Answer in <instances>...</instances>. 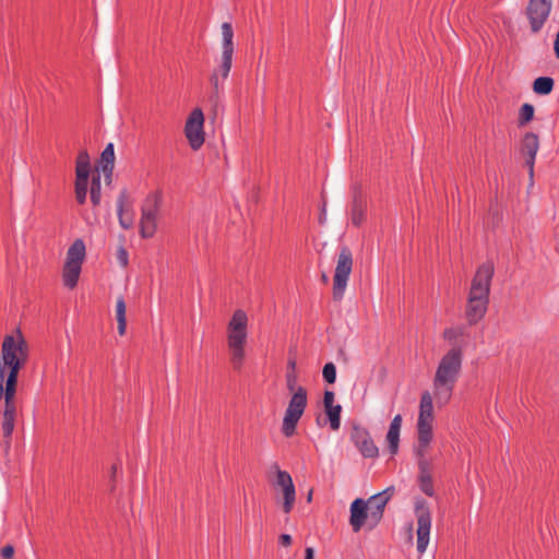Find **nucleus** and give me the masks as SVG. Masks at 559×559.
<instances>
[{
    "label": "nucleus",
    "instance_id": "obj_1",
    "mask_svg": "<svg viewBox=\"0 0 559 559\" xmlns=\"http://www.w3.org/2000/svg\"><path fill=\"white\" fill-rule=\"evenodd\" d=\"M463 348L452 346L440 358L432 378L433 396L439 405L451 400L454 386L461 376L463 366Z\"/></svg>",
    "mask_w": 559,
    "mask_h": 559
},
{
    "label": "nucleus",
    "instance_id": "obj_2",
    "mask_svg": "<svg viewBox=\"0 0 559 559\" xmlns=\"http://www.w3.org/2000/svg\"><path fill=\"white\" fill-rule=\"evenodd\" d=\"M493 272V264L486 262L477 269L472 281L465 310L466 319L471 325L480 321L487 312Z\"/></svg>",
    "mask_w": 559,
    "mask_h": 559
},
{
    "label": "nucleus",
    "instance_id": "obj_3",
    "mask_svg": "<svg viewBox=\"0 0 559 559\" xmlns=\"http://www.w3.org/2000/svg\"><path fill=\"white\" fill-rule=\"evenodd\" d=\"M28 344L20 330L4 336L0 352V380L17 381L28 359Z\"/></svg>",
    "mask_w": 559,
    "mask_h": 559
},
{
    "label": "nucleus",
    "instance_id": "obj_4",
    "mask_svg": "<svg viewBox=\"0 0 559 559\" xmlns=\"http://www.w3.org/2000/svg\"><path fill=\"white\" fill-rule=\"evenodd\" d=\"M248 323L247 313L238 309L236 310L226 328V341L230 355L233 367L239 370L242 367L246 357V344L248 341Z\"/></svg>",
    "mask_w": 559,
    "mask_h": 559
},
{
    "label": "nucleus",
    "instance_id": "obj_5",
    "mask_svg": "<svg viewBox=\"0 0 559 559\" xmlns=\"http://www.w3.org/2000/svg\"><path fill=\"white\" fill-rule=\"evenodd\" d=\"M433 397V393L429 391H424L420 396L419 414L417 419L418 456L425 455L426 450L432 439Z\"/></svg>",
    "mask_w": 559,
    "mask_h": 559
},
{
    "label": "nucleus",
    "instance_id": "obj_6",
    "mask_svg": "<svg viewBox=\"0 0 559 559\" xmlns=\"http://www.w3.org/2000/svg\"><path fill=\"white\" fill-rule=\"evenodd\" d=\"M86 248L82 239H76L67 251L62 270V282L66 287L73 289L78 282L85 260Z\"/></svg>",
    "mask_w": 559,
    "mask_h": 559
},
{
    "label": "nucleus",
    "instance_id": "obj_7",
    "mask_svg": "<svg viewBox=\"0 0 559 559\" xmlns=\"http://www.w3.org/2000/svg\"><path fill=\"white\" fill-rule=\"evenodd\" d=\"M288 392L292 394V396L285 411L282 424V432L286 437H290L295 433L296 426L307 407L306 389L294 390Z\"/></svg>",
    "mask_w": 559,
    "mask_h": 559
},
{
    "label": "nucleus",
    "instance_id": "obj_8",
    "mask_svg": "<svg viewBox=\"0 0 559 559\" xmlns=\"http://www.w3.org/2000/svg\"><path fill=\"white\" fill-rule=\"evenodd\" d=\"M353 253L348 247H342L336 258L333 276V298L341 300L344 297L349 275L353 271Z\"/></svg>",
    "mask_w": 559,
    "mask_h": 559
},
{
    "label": "nucleus",
    "instance_id": "obj_9",
    "mask_svg": "<svg viewBox=\"0 0 559 559\" xmlns=\"http://www.w3.org/2000/svg\"><path fill=\"white\" fill-rule=\"evenodd\" d=\"M271 469L275 475L273 485L278 495L282 510L288 514L296 501V488L293 478L288 472L281 469L276 463L271 466Z\"/></svg>",
    "mask_w": 559,
    "mask_h": 559
},
{
    "label": "nucleus",
    "instance_id": "obj_10",
    "mask_svg": "<svg viewBox=\"0 0 559 559\" xmlns=\"http://www.w3.org/2000/svg\"><path fill=\"white\" fill-rule=\"evenodd\" d=\"M415 513L417 518V550L424 554L428 547L431 530V514L427 502L424 499H417L415 502Z\"/></svg>",
    "mask_w": 559,
    "mask_h": 559
},
{
    "label": "nucleus",
    "instance_id": "obj_11",
    "mask_svg": "<svg viewBox=\"0 0 559 559\" xmlns=\"http://www.w3.org/2000/svg\"><path fill=\"white\" fill-rule=\"evenodd\" d=\"M551 9L552 0H528L525 15L532 33L540 32L550 15Z\"/></svg>",
    "mask_w": 559,
    "mask_h": 559
},
{
    "label": "nucleus",
    "instance_id": "obj_12",
    "mask_svg": "<svg viewBox=\"0 0 559 559\" xmlns=\"http://www.w3.org/2000/svg\"><path fill=\"white\" fill-rule=\"evenodd\" d=\"M204 115L200 108H194L189 115L186 126L185 134L193 151H198L204 143Z\"/></svg>",
    "mask_w": 559,
    "mask_h": 559
},
{
    "label": "nucleus",
    "instance_id": "obj_13",
    "mask_svg": "<svg viewBox=\"0 0 559 559\" xmlns=\"http://www.w3.org/2000/svg\"><path fill=\"white\" fill-rule=\"evenodd\" d=\"M147 203H151V205L143 206L140 219V234L143 238H152L157 228L158 199L152 197L147 200Z\"/></svg>",
    "mask_w": 559,
    "mask_h": 559
},
{
    "label": "nucleus",
    "instance_id": "obj_14",
    "mask_svg": "<svg viewBox=\"0 0 559 559\" xmlns=\"http://www.w3.org/2000/svg\"><path fill=\"white\" fill-rule=\"evenodd\" d=\"M352 440L358 448L362 456L372 459L379 454V449L374 444L369 431L365 428L354 427L352 432Z\"/></svg>",
    "mask_w": 559,
    "mask_h": 559
},
{
    "label": "nucleus",
    "instance_id": "obj_15",
    "mask_svg": "<svg viewBox=\"0 0 559 559\" xmlns=\"http://www.w3.org/2000/svg\"><path fill=\"white\" fill-rule=\"evenodd\" d=\"M539 150V140L535 133L527 132L523 136L521 152L525 156V165L528 169V177L531 185L533 183L534 178V163L536 154Z\"/></svg>",
    "mask_w": 559,
    "mask_h": 559
},
{
    "label": "nucleus",
    "instance_id": "obj_16",
    "mask_svg": "<svg viewBox=\"0 0 559 559\" xmlns=\"http://www.w3.org/2000/svg\"><path fill=\"white\" fill-rule=\"evenodd\" d=\"M17 381L0 380V401L3 402L2 415H17Z\"/></svg>",
    "mask_w": 559,
    "mask_h": 559
},
{
    "label": "nucleus",
    "instance_id": "obj_17",
    "mask_svg": "<svg viewBox=\"0 0 559 559\" xmlns=\"http://www.w3.org/2000/svg\"><path fill=\"white\" fill-rule=\"evenodd\" d=\"M394 488L389 487L382 492L371 496L366 502L368 507L369 518L373 521L374 524L379 523L383 515L384 508L388 501L391 499L393 495Z\"/></svg>",
    "mask_w": 559,
    "mask_h": 559
},
{
    "label": "nucleus",
    "instance_id": "obj_18",
    "mask_svg": "<svg viewBox=\"0 0 559 559\" xmlns=\"http://www.w3.org/2000/svg\"><path fill=\"white\" fill-rule=\"evenodd\" d=\"M117 214L119 224L122 228L129 229L134 222L132 206L129 203V195L126 190H122L117 198Z\"/></svg>",
    "mask_w": 559,
    "mask_h": 559
},
{
    "label": "nucleus",
    "instance_id": "obj_19",
    "mask_svg": "<svg viewBox=\"0 0 559 559\" xmlns=\"http://www.w3.org/2000/svg\"><path fill=\"white\" fill-rule=\"evenodd\" d=\"M335 395L332 391H325L323 396V405L328 415L330 426L333 430H338L341 426V405H334Z\"/></svg>",
    "mask_w": 559,
    "mask_h": 559
},
{
    "label": "nucleus",
    "instance_id": "obj_20",
    "mask_svg": "<svg viewBox=\"0 0 559 559\" xmlns=\"http://www.w3.org/2000/svg\"><path fill=\"white\" fill-rule=\"evenodd\" d=\"M369 518L368 507L362 499H356L350 504L349 523L354 532H359L365 521Z\"/></svg>",
    "mask_w": 559,
    "mask_h": 559
},
{
    "label": "nucleus",
    "instance_id": "obj_21",
    "mask_svg": "<svg viewBox=\"0 0 559 559\" xmlns=\"http://www.w3.org/2000/svg\"><path fill=\"white\" fill-rule=\"evenodd\" d=\"M402 415L397 414L393 417L389 430L385 436V441L389 445V450L392 454H396L399 451L400 432L402 427Z\"/></svg>",
    "mask_w": 559,
    "mask_h": 559
},
{
    "label": "nucleus",
    "instance_id": "obj_22",
    "mask_svg": "<svg viewBox=\"0 0 559 559\" xmlns=\"http://www.w3.org/2000/svg\"><path fill=\"white\" fill-rule=\"evenodd\" d=\"M419 457V487L424 493L431 497L433 496L432 477L429 473L428 463L423 459L424 456Z\"/></svg>",
    "mask_w": 559,
    "mask_h": 559
},
{
    "label": "nucleus",
    "instance_id": "obj_23",
    "mask_svg": "<svg viewBox=\"0 0 559 559\" xmlns=\"http://www.w3.org/2000/svg\"><path fill=\"white\" fill-rule=\"evenodd\" d=\"M222 29V53L234 55V31L231 24L225 22L221 26Z\"/></svg>",
    "mask_w": 559,
    "mask_h": 559
},
{
    "label": "nucleus",
    "instance_id": "obj_24",
    "mask_svg": "<svg viewBox=\"0 0 559 559\" xmlns=\"http://www.w3.org/2000/svg\"><path fill=\"white\" fill-rule=\"evenodd\" d=\"M127 305L124 301V298L122 296H119L116 301V308H115V316L118 323V333L119 335L123 336L127 331Z\"/></svg>",
    "mask_w": 559,
    "mask_h": 559
},
{
    "label": "nucleus",
    "instance_id": "obj_25",
    "mask_svg": "<svg viewBox=\"0 0 559 559\" xmlns=\"http://www.w3.org/2000/svg\"><path fill=\"white\" fill-rule=\"evenodd\" d=\"M286 388L288 391L305 389L298 384V376L296 372V360L289 359L287 364V371L285 374Z\"/></svg>",
    "mask_w": 559,
    "mask_h": 559
},
{
    "label": "nucleus",
    "instance_id": "obj_26",
    "mask_svg": "<svg viewBox=\"0 0 559 559\" xmlns=\"http://www.w3.org/2000/svg\"><path fill=\"white\" fill-rule=\"evenodd\" d=\"M366 214V205L365 203L358 199L357 197L353 200L352 209H350V221L355 226H360L365 219Z\"/></svg>",
    "mask_w": 559,
    "mask_h": 559
},
{
    "label": "nucleus",
    "instance_id": "obj_27",
    "mask_svg": "<svg viewBox=\"0 0 559 559\" xmlns=\"http://www.w3.org/2000/svg\"><path fill=\"white\" fill-rule=\"evenodd\" d=\"M115 164V148L112 143H108L105 150L102 152L100 159L98 163L97 170H107L109 167H114Z\"/></svg>",
    "mask_w": 559,
    "mask_h": 559
},
{
    "label": "nucleus",
    "instance_id": "obj_28",
    "mask_svg": "<svg viewBox=\"0 0 559 559\" xmlns=\"http://www.w3.org/2000/svg\"><path fill=\"white\" fill-rule=\"evenodd\" d=\"M554 87V80L548 76L537 78L533 83V91L539 95H548Z\"/></svg>",
    "mask_w": 559,
    "mask_h": 559
},
{
    "label": "nucleus",
    "instance_id": "obj_29",
    "mask_svg": "<svg viewBox=\"0 0 559 559\" xmlns=\"http://www.w3.org/2000/svg\"><path fill=\"white\" fill-rule=\"evenodd\" d=\"M16 416L17 415H12V414L2 415L1 426H2V431H3V437L5 439L7 448L10 447V439H11L12 432L14 430Z\"/></svg>",
    "mask_w": 559,
    "mask_h": 559
},
{
    "label": "nucleus",
    "instance_id": "obj_30",
    "mask_svg": "<svg viewBox=\"0 0 559 559\" xmlns=\"http://www.w3.org/2000/svg\"><path fill=\"white\" fill-rule=\"evenodd\" d=\"M100 190H102L100 175L99 174L93 175L92 180H91V187H90V197H91V202L93 203L94 206H97L100 203V199H102Z\"/></svg>",
    "mask_w": 559,
    "mask_h": 559
},
{
    "label": "nucleus",
    "instance_id": "obj_31",
    "mask_svg": "<svg viewBox=\"0 0 559 559\" xmlns=\"http://www.w3.org/2000/svg\"><path fill=\"white\" fill-rule=\"evenodd\" d=\"M88 191V179L75 178L74 182V192L75 200L80 204H84L86 202Z\"/></svg>",
    "mask_w": 559,
    "mask_h": 559
},
{
    "label": "nucleus",
    "instance_id": "obj_32",
    "mask_svg": "<svg viewBox=\"0 0 559 559\" xmlns=\"http://www.w3.org/2000/svg\"><path fill=\"white\" fill-rule=\"evenodd\" d=\"M233 66V55H224L221 56V63L214 72L218 73V76L222 78V80H226L229 75L230 69Z\"/></svg>",
    "mask_w": 559,
    "mask_h": 559
},
{
    "label": "nucleus",
    "instance_id": "obj_33",
    "mask_svg": "<svg viewBox=\"0 0 559 559\" xmlns=\"http://www.w3.org/2000/svg\"><path fill=\"white\" fill-rule=\"evenodd\" d=\"M210 81H211V85H212L211 98L217 103L222 96L224 80H222V78L218 76L217 72H213L210 78Z\"/></svg>",
    "mask_w": 559,
    "mask_h": 559
},
{
    "label": "nucleus",
    "instance_id": "obj_34",
    "mask_svg": "<svg viewBox=\"0 0 559 559\" xmlns=\"http://www.w3.org/2000/svg\"><path fill=\"white\" fill-rule=\"evenodd\" d=\"M464 335L463 326L448 328L443 331V338L450 343L455 344Z\"/></svg>",
    "mask_w": 559,
    "mask_h": 559
},
{
    "label": "nucleus",
    "instance_id": "obj_35",
    "mask_svg": "<svg viewBox=\"0 0 559 559\" xmlns=\"http://www.w3.org/2000/svg\"><path fill=\"white\" fill-rule=\"evenodd\" d=\"M534 117V107L531 104L522 105L520 109L519 124L525 126Z\"/></svg>",
    "mask_w": 559,
    "mask_h": 559
},
{
    "label": "nucleus",
    "instance_id": "obj_36",
    "mask_svg": "<svg viewBox=\"0 0 559 559\" xmlns=\"http://www.w3.org/2000/svg\"><path fill=\"white\" fill-rule=\"evenodd\" d=\"M322 376L328 383L333 384L336 381L335 365L333 362L325 364L322 370Z\"/></svg>",
    "mask_w": 559,
    "mask_h": 559
},
{
    "label": "nucleus",
    "instance_id": "obj_37",
    "mask_svg": "<svg viewBox=\"0 0 559 559\" xmlns=\"http://www.w3.org/2000/svg\"><path fill=\"white\" fill-rule=\"evenodd\" d=\"M116 258H117V262L122 266V267H126L128 265V252L127 250L120 246L118 247L117 249V253H116Z\"/></svg>",
    "mask_w": 559,
    "mask_h": 559
},
{
    "label": "nucleus",
    "instance_id": "obj_38",
    "mask_svg": "<svg viewBox=\"0 0 559 559\" xmlns=\"http://www.w3.org/2000/svg\"><path fill=\"white\" fill-rule=\"evenodd\" d=\"M91 166V159L88 153L84 150L81 151L76 157L75 167Z\"/></svg>",
    "mask_w": 559,
    "mask_h": 559
},
{
    "label": "nucleus",
    "instance_id": "obj_39",
    "mask_svg": "<svg viewBox=\"0 0 559 559\" xmlns=\"http://www.w3.org/2000/svg\"><path fill=\"white\" fill-rule=\"evenodd\" d=\"M91 174V166L75 167V178L88 179Z\"/></svg>",
    "mask_w": 559,
    "mask_h": 559
},
{
    "label": "nucleus",
    "instance_id": "obj_40",
    "mask_svg": "<svg viewBox=\"0 0 559 559\" xmlns=\"http://www.w3.org/2000/svg\"><path fill=\"white\" fill-rule=\"evenodd\" d=\"M14 552V547L11 545H7L1 549V557L3 559H13Z\"/></svg>",
    "mask_w": 559,
    "mask_h": 559
},
{
    "label": "nucleus",
    "instance_id": "obj_41",
    "mask_svg": "<svg viewBox=\"0 0 559 559\" xmlns=\"http://www.w3.org/2000/svg\"><path fill=\"white\" fill-rule=\"evenodd\" d=\"M280 543L285 547L289 546L292 544V536L289 534H282L280 536Z\"/></svg>",
    "mask_w": 559,
    "mask_h": 559
},
{
    "label": "nucleus",
    "instance_id": "obj_42",
    "mask_svg": "<svg viewBox=\"0 0 559 559\" xmlns=\"http://www.w3.org/2000/svg\"><path fill=\"white\" fill-rule=\"evenodd\" d=\"M319 223L324 225L326 223V204L325 202L322 205L321 213L319 216Z\"/></svg>",
    "mask_w": 559,
    "mask_h": 559
},
{
    "label": "nucleus",
    "instance_id": "obj_43",
    "mask_svg": "<svg viewBox=\"0 0 559 559\" xmlns=\"http://www.w3.org/2000/svg\"><path fill=\"white\" fill-rule=\"evenodd\" d=\"M554 49H555L556 57L559 59V29H558V33L555 38Z\"/></svg>",
    "mask_w": 559,
    "mask_h": 559
},
{
    "label": "nucleus",
    "instance_id": "obj_44",
    "mask_svg": "<svg viewBox=\"0 0 559 559\" xmlns=\"http://www.w3.org/2000/svg\"><path fill=\"white\" fill-rule=\"evenodd\" d=\"M112 170H114V167H109V171H107V170H99L100 173H103V174H104V176H105V180H106L108 183L111 181Z\"/></svg>",
    "mask_w": 559,
    "mask_h": 559
},
{
    "label": "nucleus",
    "instance_id": "obj_45",
    "mask_svg": "<svg viewBox=\"0 0 559 559\" xmlns=\"http://www.w3.org/2000/svg\"><path fill=\"white\" fill-rule=\"evenodd\" d=\"M305 559H314V550L312 547L306 548Z\"/></svg>",
    "mask_w": 559,
    "mask_h": 559
},
{
    "label": "nucleus",
    "instance_id": "obj_46",
    "mask_svg": "<svg viewBox=\"0 0 559 559\" xmlns=\"http://www.w3.org/2000/svg\"><path fill=\"white\" fill-rule=\"evenodd\" d=\"M116 474H117V465H112V467H111V478L112 479L116 477Z\"/></svg>",
    "mask_w": 559,
    "mask_h": 559
},
{
    "label": "nucleus",
    "instance_id": "obj_47",
    "mask_svg": "<svg viewBox=\"0 0 559 559\" xmlns=\"http://www.w3.org/2000/svg\"><path fill=\"white\" fill-rule=\"evenodd\" d=\"M321 278H322V281H323L324 283H328V281H329V277H328V275H326L325 273H323V274L321 275Z\"/></svg>",
    "mask_w": 559,
    "mask_h": 559
},
{
    "label": "nucleus",
    "instance_id": "obj_48",
    "mask_svg": "<svg viewBox=\"0 0 559 559\" xmlns=\"http://www.w3.org/2000/svg\"><path fill=\"white\" fill-rule=\"evenodd\" d=\"M311 499H312V491H310V492L308 493V497H307V500H308V501H311Z\"/></svg>",
    "mask_w": 559,
    "mask_h": 559
}]
</instances>
